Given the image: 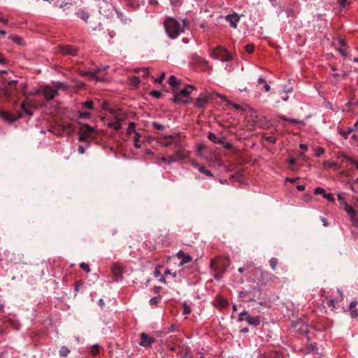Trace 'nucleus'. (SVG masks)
Returning <instances> with one entry per match:
<instances>
[{
	"mask_svg": "<svg viewBox=\"0 0 358 358\" xmlns=\"http://www.w3.org/2000/svg\"><path fill=\"white\" fill-rule=\"evenodd\" d=\"M164 26L168 36L175 39L185 31L187 22L185 20L180 21L172 17H167L164 21Z\"/></svg>",
	"mask_w": 358,
	"mask_h": 358,
	"instance_id": "obj_1",
	"label": "nucleus"
},
{
	"mask_svg": "<svg viewBox=\"0 0 358 358\" xmlns=\"http://www.w3.org/2000/svg\"><path fill=\"white\" fill-rule=\"evenodd\" d=\"M195 90L193 85H187L185 88L180 90L178 92H175L172 99L173 101L176 103L187 104L189 102V94Z\"/></svg>",
	"mask_w": 358,
	"mask_h": 358,
	"instance_id": "obj_2",
	"label": "nucleus"
},
{
	"mask_svg": "<svg viewBox=\"0 0 358 358\" xmlns=\"http://www.w3.org/2000/svg\"><path fill=\"white\" fill-rule=\"evenodd\" d=\"M210 56L213 59H220L221 62H229L233 59V55L222 46L215 47L210 53Z\"/></svg>",
	"mask_w": 358,
	"mask_h": 358,
	"instance_id": "obj_3",
	"label": "nucleus"
},
{
	"mask_svg": "<svg viewBox=\"0 0 358 358\" xmlns=\"http://www.w3.org/2000/svg\"><path fill=\"white\" fill-rule=\"evenodd\" d=\"M161 144L164 147L174 145L176 148H181L184 146V143L181 141L180 135L178 133L165 136Z\"/></svg>",
	"mask_w": 358,
	"mask_h": 358,
	"instance_id": "obj_4",
	"label": "nucleus"
},
{
	"mask_svg": "<svg viewBox=\"0 0 358 358\" xmlns=\"http://www.w3.org/2000/svg\"><path fill=\"white\" fill-rule=\"evenodd\" d=\"M17 84V80H13L8 82L6 84H3L0 90L4 96L11 97L15 94V87Z\"/></svg>",
	"mask_w": 358,
	"mask_h": 358,
	"instance_id": "obj_5",
	"label": "nucleus"
},
{
	"mask_svg": "<svg viewBox=\"0 0 358 358\" xmlns=\"http://www.w3.org/2000/svg\"><path fill=\"white\" fill-rule=\"evenodd\" d=\"M36 94H42L47 101L53 99L58 94L57 89L49 85L44 86L42 90H37Z\"/></svg>",
	"mask_w": 358,
	"mask_h": 358,
	"instance_id": "obj_6",
	"label": "nucleus"
},
{
	"mask_svg": "<svg viewBox=\"0 0 358 358\" xmlns=\"http://www.w3.org/2000/svg\"><path fill=\"white\" fill-rule=\"evenodd\" d=\"M239 322L246 321L250 325L257 327L260 324L259 317H251L246 311L241 312L238 315Z\"/></svg>",
	"mask_w": 358,
	"mask_h": 358,
	"instance_id": "obj_7",
	"label": "nucleus"
},
{
	"mask_svg": "<svg viewBox=\"0 0 358 358\" xmlns=\"http://www.w3.org/2000/svg\"><path fill=\"white\" fill-rule=\"evenodd\" d=\"M177 149L178 150L176 151V152L173 155H170L169 157V159H168L169 164L177 162L180 160H182V159L186 158L187 155L185 152V150L182 149V148H177Z\"/></svg>",
	"mask_w": 358,
	"mask_h": 358,
	"instance_id": "obj_8",
	"label": "nucleus"
},
{
	"mask_svg": "<svg viewBox=\"0 0 358 358\" xmlns=\"http://www.w3.org/2000/svg\"><path fill=\"white\" fill-rule=\"evenodd\" d=\"M210 99V94H200L199 96L196 98L194 103V107L198 108H203L208 103Z\"/></svg>",
	"mask_w": 358,
	"mask_h": 358,
	"instance_id": "obj_9",
	"label": "nucleus"
},
{
	"mask_svg": "<svg viewBox=\"0 0 358 358\" xmlns=\"http://www.w3.org/2000/svg\"><path fill=\"white\" fill-rule=\"evenodd\" d=\"M155 341L156 340L155 338L150 337L146 334L142 333L141 334V341L139 342V345L143 347H148Z\"/></svg>",
	"mask_w": 358,
	"mask_h": 358,
	"instance_id": "obj_10",
	"label": "nucleus"
},
{
	"mask_svg": "<svg viewBox=\"0 0 358 358\" xmlns=\"http://www.w3.org/2000/svg\"><path fill=\"white\" fill-rule=\"evenodd\" d=\"M1 116L4 120L12 123L16 121L17 119L22 117L23 114L17 111V116H15L11 113L3 112L1 113Z\"/></svg>",
	"mask_w": 358,
	"mask_h": 358,
	"instance_id": "obj_11",
	"label": "nucleus"
},
{
	"mask_svg": "<svg viewBox=\"0 0 358 358\" xmlns=\"http://www.w3.org/2000/svg\"><path fill=\"white\" fill-rule=\"evenodd\" d=\"M225 19L230 23L231 27L236 29L237 27V23L240 20V17L236 13H234L226 15Z\"/></svg>",
	"mask_w": 358,
	"mask_h": 358,
	"instance_id": "obj_12",
	"label": "nucleus"
},
{
	"mask_svg": "<svg viewBox=\"0 0 358 358\" xmlns=\"http://www.w3.org/2000/svg\"><path fill=\"white\" fill-rule=\"evenodd\" d=\"M177 256L179 259H181L180 263V266H183L184 264L190 262L192 259L189 255L185 253L182 250L177 253Z\"/></svg>",
	"mask_w": 358,
	"mask_h": 358,
	"instance_id": "obj_13",
	"label": "nucleus"
},
{
	"mask_svg": "<svg viewBox=\"0 0 358 358\" xmlns=\"http://www.w3.org/2000/svg\"><path fill=\"white\" fill-rule=\"evenodd\" d=\"M110 113L113 115L115 122H119L122 124V122L125 119V115L119 110L112 109L110 110Z\"/></svg>",
	"mask_w": 358,
	"mask_h": 358,
	"instance_id": "obj_14",
	"label": "nucleus"
},
{
	"mask_svg": "<svg viewBox=\"0 0 358 358\" xmlns=\"http://www.w3.org/2000/svg\"><path fill=\"white\" fill-rule=\"evenodd\" d=\"M20 111L18 110L20 113H25L27 115L31 116L33 115L31 111V106L29 103H22L20 106Z\"/></svg>",
	"mask_w": 358,
	"mask_h": 358,
	"instance_id": "obj_15",
	"label": "nucleus"
},
{
	"mask_svg": "<svg viewBox=\"0 0 358 358\" xmlns=\"http://www.w3.org/2000/svg\"><path fill=\"white\" fill-rule=\"evenodd\" d=\"M61 52L64 55H76L77 50L71 45H64L60 48Z\"/></svg>",
	"mask_w": 358,
	"mask_h": 358,
	"instance_id": "obj_16",
	"label": "nucleus"
},
{
	"mask_svg": "<svg viewBox=\"0 0 358 358\" xmlns=\"http://www.w3.org/2000/svg\"><path fill=\"white\" fill-rule=\"evenodd\" d=\"M96 71H94V72H87V71H84V72H82L81 73V75L83 76H89V78L92 80H95L96 82L97 81H101V82H103L105 81V79L103 78H101V77H98L96 76Z\"/></svg>",
	"mask_w": 358,
	"mask_h": 358,
	"instance_id": "obj_17",
	"label": "nucleus"
},
{
	"mask_svg": "<svg viewBox=\"0 0 358 358\" xmlns=\"http://www.w3.org/2000/svg\"><path fill=\"white\" fill-rule=\"evenodd\" d=\"M358 124V122L355 123L353 127H349L347 129V130H343L341 129H338L339 134L345 138L347 139L348 137V135L351 134L355 129L357 127V125Z\"/></svg>",
	"mask_w": 358,
	"mask_h": 358,
	"instance_id": "obj_18",
	"label": "nucleus"
},
{
	"mask_svg": "<svg viewBox=\"0 0 358 358\" xmlns=\"http://www.w3.org/2000/svg\"><path fill=\"white\" fill-rule=\"evenodd\" d=\"M94 131L93 127L88 124H84L81 128L80 132L84 135L90 136Z\"/></svg>",
	"mask_w": 358,
	"mask_h": 358,
	"instance_id": "obj_19",
	"label": "nucleus"
},
{
	"mask_svg": "<svg viewBox=\"0 0 358 358\" xmlns=\"http://www.w3.org/2000/svg\"><path fill=\"white\" fill-rule=\"evenodd\" d=\"M195 62L203 67H205L207 69H211V66H209V62L202 57H199V56L196 57Z\"/></svg>",
	"mask_w": 358,
	"mask_h": 358,
	"instance_id": "obj_20",
	"label": "nucleus"
},
{
	"mask_svg": "<svg viewBox=\"0 0 358 358\" xmlns=\"http://www.w3.org/2000/svg\"><path fill=\"white\" fill-rule=\"evenodd\" d=\"M112 272L113 275L118 276L123 272V267L118 264H115L112 266Z\"/></svg>",
	"mask_w": 358,
	"mask_h": 358,
	"instance_id": "obj_21",
	"label": "nucleus"
},
{
	"mask_svg": "<svg viewBox=\"0 0 358 358\" xmlns=\"http://www.w3.org/2000/svg\"><path fill=\"white\" fill-rule=\"evenodd\" d=\"M76 15L79 18L82 19L83 20H84L85 22L87 21V19L89 18V16H90L89 13L83 9H79L78 10V12L76 13Z\"/></svg>",
	"mask_w": 358,
	"mask_h": 358,
	"instance_id": "obj_22",
	"label": "nucleus"
},
{
	"mask_svg": "<svg viewBox=\"0 0 358 358\" xmlns=\"http://www.w3.org/2000/svg\"><path fill=\"white\" fill-rule=\"evenodd\" d=\"M261 358H282V356L277 352H272L262 355Z\"/></svg>",
	"mask_w": 358,
	"mask_h": 358,
	"instance_id": "obj_23",
	"label": "nucleus"
},
{
	"mask_svg": "<svg viewBox=\"0 0 358 358\" xmlns=\"http://www.w3.org/2000/svg\"><path fill=\"white\" fill-rule=\"evenodd\" d=\"M135 72L138 74V76L143 77H148L149 76V70L148 68L143 67L140 69H135Z\"/></svg>",
	"mask_w": 358,
	"mask_h": 358,
	"instance_id": "obj_24",
	"label": "nucleus"
},
{
	"mask_svg": "<svg viewBox=\"0 0 358 358\" xmlns=\"http://www.w3.org/2000/svg\"><path fill=\"white\" fill-rule=\"evenodd\" d=\"M208 139H209L210 141H212V142H213V143H220V144H222V143H223L222 140L220 138H219V137L216 136H215L214 134H213V133H209V134H208Z\"/></svg>",
	"mask_w": 358,
	"mask_h": 358,
	"instance_id": "obj_25",
	"label": "nucleus"
},
{
	"mask_svg": "<svg viewBox=\"0 0 358 358\" xmlns=\"http://www.w3.org/2000/svg\"><path fill=\"white\" fill-rule=\"evenodd\" d=\"M169 84L173 87H178L179 85V80L174 76H171L169 78Z\"/></svg>",
	"mask_w": 358,
	"mask_h": 358,
	"instance_id": "obj_26",
	"label": "nucleus"
},
{
	"mask_svg": "<svg viewBox=\"0 0 358 358\" xmlns=\"http://www.w3.org/2000/svg\"><path fill=\"white\" fill-rule=\"evenodd\" d=\"M357 212L356 211L353 214H351L348 216L350 219V221H351L352 225L355 227L358 228V217H357Z\"/></svg>",
	"mask_w": 358,
	"mask_h": 358,
	"instance_id": "obj_27",
	"label": "nucleus"
},
{
	"mask_svg": "<svg viewBox=\"0 0 358 358\" xmlns=\"http://www.w3.org/2000/svg\"><path fill=\"white\" fill-rule=\"evenodd\" d=\"M107 125L116 131H118L122 127V124L115 121H110L107 123Z\"/></svg>",
	"mask_w": 358,
	"mask_h": 358,
	"instance_id": "obj_28",
	"label": "nucleus"
},
{
	"mask_svg": "<svg viewBox=\"0 0 358 358\" xmlns=\"http://www.w3.org/2000/svg\"><path fill=\"white\" fill-rule=\"evenodd\" d=\"M70 350L66 346H62L59 350V355L63 357H66L69 354Z\"/></svg>",
	"mask_w": 358,
	"mask_h": 358,
	"instance_id": "obj_29",
	"label": "nucleus"
},
{
	"mask_svg": "<svg viewBox=\"0 0 358 358\" xmlns=\"http://www.w3.org/2000/svg\"><path fill=\"white\" fill-rule=\"evenodd\" d=\"M343 206L344 210L348 213V215L353 214L355 212H356L351 206L346 203Z\"/></svg>",
	"mask_w": 358,
	"mask_h": 358,
	"instance_id": "obj_30",
	"label": "nucleus"
},
{
	"mask_svg": "<svg viewBox=\"0 0 358 358\" xmlns=\"http://www.w3.org/2000/svg\"><path fill=\"white\" fill-rule=\"evenodd\" d=\"M141 137V136L140 134L136 133L134 141V146L137 148H141V144L139 143Z\"/></svg>",
	"mask_w": 358,
	"mask_h": 358,
	"instance_id": "obj_31",
	"label": "nucleus"
},
{
	"mask_svg": "<svg viewBox=\"0 0 358 358\" xmlns=\"http://www.w3.org/2000/svg\"><path fill=\"white\" fill-rule=\"evenodd\" d=\"M278 263V262L276 258L272 257L270 259L269 264H270V266L272 268V270H275L276 268Z\"/></svg>",
	"mask_w": 358,
	"mask_h": 358,
	"instance_id": "obj_32",
	"label": "nucleus"
},
{
	"mask_svg": "<svg viewBox=\"0 0 358 358\" xmlns=\"http://www.w3.org/2000/svg\"><path fill=\"white\" fill-rule=\"evenodd\" d=\"M55 89H57V93L58 94V90L60 89H66V86L61 82H57L53 87Z\"/></svg>",
	"mask_w": 358,
	"mask_h": 358,
	"instance_id": "obj_33",
	"label": "nucleus"
},
{
	"mask_svg": "<svg viewBox=\"0 0 358 358\" xmlns=\"http://www.w3.org/2000/svg\"><path fill=\"white\" fill-rule=\"evenodd\" d=\"M343 194H344L343 193H338L337 194V196H338V200L339 201V203L342 205V206H344L345 204L347 203L345 198L343 197Z\"/></svg>",
	"mask_w": 358,
	"mask_h": 358,
	"instance_id": "obj_34",
	"label": "nucleus"
},
{
	"mask_svg": "<svg viewBox=\"0 0 358 358\" xmlns=\"http://www.w3.org/2000/svg\"><path fill=\"white\" fill-rule=\"evenodd\" d=\"M83 108H86L90 110H92L94 108L93 102L92 101H87L83 103Z\"/></svg>",
	"mask_w": 358,
	"mask_h": 358,
	"instance_id": "obj_35",
	"label": "nucleus"
},
{
	"mask_svg": "<svg viewBox=\"0 0 358 358\" xmlns=\"http://www.w3.org/2000/svg\"><path fill=\"white\" fill-rule=\"evenodd\" d=\"M131 83L134 86H137L138 83H140V80L138 77L136 76H133L131 78Z\"/></svg>",
	"mask_w": 358,
	"mask_h": 358,
	"instance_id": "obj_36",
	"label": "nucleus"
},
{
	"mask_svg": "<svg viewBox=\"0 0 358 358\" xmlns=\"http://www.w3.org/2000/svg\"><path fill=\"white\" fill-rule=\"evenodd\" d=\"M315 156L320 157L324 153V149L321 147H318L315 149Z\"/></svg>",
	"mask_w": 358,
	"mask_h": 358,
	"instance_id": "obj_37",
	"label": "nucleus"
},
{
	"mask_svg": "<svg viewBox=\"0 0 358 358\" xmlns=\"http://www.w3.org/2000/svg\"><path fill=\"white\" fill-rule=\"evenodd\" d=\"M10 38L17 44H21L22 38L18 36H10Z\"/></svg>",
	"mask_w": 358,
	"mask_h": 358,
	"instance_id": "obj_38",
	"label": "nucleus"
},
{
	"mask_svg": "<svg viewBox=\"0 0 358 358\" xmlns=\"http://www.w3.org/2000/svg\"><path fill=\"white\" fill-rule=\"evenodd\" d=\"M80 267L84 270L85 271H86L87 273H90V266L87 264L85 263V262H83L80 264Z\"/></svg>",
	"mask_w": 358,
	"mask_h": 358,
	"instance_id": "obj_39",
	"label": "nucleus"
},
{
	"mask_svg": "<svg viewBox=\"0 0 358 358\" xmlns=\"http://www.w3.org/2000/svg\"><path fill=\"white\" fill-rule=\"evenodd\" d=\"M280 117L283 120H286V121H288L291 123H299L301 122V121L298 120H296V119H291V118H286L284 116H280Z\"/></svg>",
	"mask_w": 358,
	"mask_h": 358,
	"instance_id": "obj_40",
	"label": "nucleus"
},
{
	"mask_svg": "<svg viewBox=\"0 0 358 358\" xmlns=\"http://www.w3.org/2000/svg\"><path fill=\"white\" fill-rule=\"evenodd\" d=\"M218 303L222 308H225L228 306V301L224 299H219Z\"/></svg>",
	"mask_w": 358,
	"mask_h": 358,
	"instance_id": "obj_41",
	"label": "nucleus"
},
{
	"mask_svg": "<svg viewBox=\"0 0 358 358\" xmlns=\"http://www.w3.org/2000/svg\"><path fill=\"white\" fill-rule=\"evenodd\" d=\"M150 94L155 98H159L162 96V92L157 90H153L150 92Z\"/></svg>",
	"mask_w": 358,
	"mask_h": 358,
	"instance_id": "obj_42",
	"label": "nucleus"
},
{
	"mask_svg": "<svg viewBox=\"0 0 358 358\" xmlns=\"http://www.w3.org/2000/svg\"><path fill=\"white\" fill-rule=\"evenodd\" d=\"M345 158L346 159V160L352 164H353L354 165H355L356 166H358V161L356 160V159H352V157H348L347 155H345Z\"/></svg>",
	"mask_w": 358,
	"mask_h": 358,
	"instance_id": "obj_43",
	"label": "nucleus"
},
{
	"mask_svg": "<svg viewBox=\"0 0 358 358\" xmlns=\"http://www.w3.org/2000/svg\"><path fill=\"white\" fill-rule=\"evenodd\" d=\"M191 313L190 308L187 305L186 303H183V314L188 315Z\"/></svg>",
	"mask_w": 358,
	"mask_h": 358,
	"instance_id": "obj_44",
	"label": "nucleus"
},
{
	"mask_svg": "<svg viewBox=\"0 0 358 358\" xmlns=\"http://www.w3.org/2000/svg\"><path fill=\"white\" fill-rule=\"evenodd\" d=\"M99 345L96 344V345H94L92 348H91V353L92 355H96L99 352Z\"/></svg>",
	"mask_w": 358,
	"mask_h": 358,
	"instance_id": "obj_45",
	"label": "nucleus"
},
{
	"mask_svg": "<svg viewBox=\"0 0 358 358\" xmlns=\"http://www.w3.org/2000/svg\"><path fill=\"white\" fill-rule=\"evenodd\" d=\"M152 126L154 127V128L158 130H163L164 129V127L162 124L156 122H152Z\"/></svg>",
	"mask_w": 358,
	"mask_h": 358,
	"instance_id": "obj_46",
	"label": "nucleus"
},
{
	"mask_svg": "<svg viewBox=\"0 0 358 358\" xmlns=\"http://www.w3.org/2000/svg\"><path fill=\"white\" fill-rule=\"evenodd\" d=\"M135 131V124L134 122H130L129 127L127 128V132L131 133Z\"/></svg>",
	"mask_w": 358,
	"mask_h": 358,
	"instance_id": "obj_47",
	"label": "nucleus"
},
{
	"mask_svg": "<svg viewBox=\"0 0 358 358\" xmlns=\"http://www.w3.org/2000/svg\"><path fill=\"white\" fill-rule=\"evenodd\" d=\"M315 194H322L323 196H324V194H326V192H325V190L323 188L317 187L315 189Z\"/></svg>",
	"mask_w": 358,
	"mask_h": 358,
	"instance_id": "obj_48",
	"label": "nucleus"
},
{
	"mask_svg": "<svg viewBox=\"0 0 358 358\" xmlns=\"http://www.w3.org/2000/svg\"><path fill=\"white\" fill-rule=\"evenodd\" d=\"M245 50L248 53H252L254 51V45L252 44H248L245 45Z\"/></svg>",
	"mask_w": 358,
	"mask_h": 358,
	"instance_id": "obj_49",
	"label": "nucleus"
},
{
	"mask_svg": "<svg viewBox=\"0 0 358 358\" xmlns=\"http://www.w3.org/2000/svg\"><path fill=\"white\" fill-rule=\"evenodd\" d=\"M265 139L266 141L271 143H275L276 141V138L273 136H266V137H265Z\"/></svg>",
	"mask_w": 358,
	"mask_h": 358,
	"instance_id": "obj_50",
	"label": "nucleus"
},
{
	"mask_svg": "<svg viewBox=\"0 0 358 358\" xmlns=\"http://www.w3.org/2000/svg\"><path fill=\"white\" fill-rule=\"evenodd\" d=\"M159 302V297L155 296L150 299V303L153 306L157 304Z\"/></svg>",
	"mask_w": 358,
	"mask_h": 358,
	"instance_id": "obj_51",
	"label": "nucleus"
},
{
	"mask_svg": "<svg viewBox=\"0 0 358 358\" xmlns=\"http://www.w3.org/2000/svg\"><path fill=\"white\" fill-rule=\"evenodd\" d=\"M348 0H339L338 4L341 8H345L348 4Z\"/></svg>",
	"mask_w": 358,
	"mask_h": 358,
	"instance_id": "obj_52",
	"label": "nucleus"
},
{
	"mask_svg": "<svg viewBox=\"0 0 358 358\" xmlns=\"http://www.w3.org/2000/svg\"><path fill=\"white\" fill-rule=\"evenodd\" d=\"M191 164L192 165V166H194L195 169H197L198 170L202 166L194 159L191 160Z\"/></svg>",
	"mask_w": 358,
	"mask_h": 358,
	"instance_id": "obj_53",
	"label": "nucleus"
},
{
	"mask_svg": "<svg viewBox=\"0 0 358 358\" xmlns=\"http://www.w3.org/2000/svg\"><path fill=\"white\" fill-rule=\"evenodd\" d=\"M350 315H351V317L352 318H355L358 316V310L357 309H352V310H350Z\"/></svg>",
	"mask_w": 358,
	"mask_h": 358,
	"instance_id": "obj_54",
	"label": "nucleus"
},
{
	"mask_svg": "<svg viewBox=\"0 0 358 358\" xmlns=\"http://www.w3.org/2000/svg\"><path fill=\"white\" fill-rule=\"evenodd\" d=\"M226 104H227V105H229H229H230V106H234V108L235 109H236V110H239V109H241V106H240V105H238V104H236V103H232L231 101H227Z\"/></svg>",
	"mask_w": 358,
	"mask_h": 358,
	"instance_id": "obj_55",
	"label": "nucleus"
},
{
	"mask_svg": "<svg viewBox=\"0 0 358 358\" xmlns=\"http://www.w3.org/2000/svg\"><path fill=\"white\" fill-rule=\"evenodd\" d=\"M324 197L325 199H327V200L330 201H334V199L333 197V195L331 194H330V193L324 194Z\"/></svg>",
	"mask_w": 358,
	"mask_h": 358,
	"instance_id": "obj_56",
	"label": "nucleus"
},
{
	"mask_svg": "<svg viewBox=\"0 0 358 358\" xmlns=\"http://www.w3.org/2000/svg\"><path fill=\"white\" fill-rule=\"evenodd\" d=\"M90 113H82V112L79 113V117L81 118L86 119V118L90 117Z\"/></svg>",
	"mask_w": 358,
	"mask_h": 358,
	"instance_id": "obj_57",
	"label": "nucleus"
},
{
	"mask_svg": "<svg viewBox=\"0 0 358 358\" xmlns=\"http://www.w3.org/2000/svg\"><path fill=\"white\" fill-rule=\"evenodd\" d=\"M164 78H165V73H163L161 74L159 78H157L155 80V83H162V81L164 80Z\"/></svg>",
	"mask_w": 358,
	"mask_h": 358,
	"instance_id": "obj_58",
	"label": "nucleus"
},
{
	"mask_svg": "<svg viewBox=\"0 0 358 358\" xmlns=\"http://www.w3.org/2000/svg\"><path fill=\"white\" fill-rule=\"evenodd\" d=\"M336 165V163H335V162H325L324 164V167L328 168V169L332 168Z\"/></svg>",
	"mask_w": 358,
	"mask_h": 358,
	"instance_id": "obj_59",
	"label": "nucleus"
},
{
	"mask_svg": "<svg viewBox=\"0 0 358 358\" xmlns=\"http://www.w3.org/2000/svg\"><path fill=\"white\" fill-rule=\"evenodd\" d=\"M87 137H88L87 136L84 135L82 133H80V136L78 138V140L80 142H85V141H87Z\"/></svg>",
	"mask_w": 358,
	"mask_h": 358,
	"instance_id": "obj_60",
	"label": "nucleus"
},
{
	"mask_svg": "<svg viewBox=\"0 0 358 358\" xmlns=\"http://www.w3.org/2000/svg\"><path fill=\"white\" fill-rule=\"evenodd\" d=\"M164 275H171L173 276V278H176V272L171 273L169 269H166L165 271Z\"/></svg>",
	"mask_w": 358,
	"mask_h": 358,
	"instance_id": "obj_61",
	"label": "nucleus"
},
{
	"mask_svg": "<svg viewBox=\"0 0 358 358\" xmlns=\"http://www.w3.org/2000/svg\"><path fill=\"white\" fill-rule=\"evenodd\" d=\"M217 261H218V259H212L210 261V266H211V267H214L215 268H217Z\"/></svg>",
	"mask_w": 358,
	"mask_h": 358,
	"instance_id": "obj_62",
	"label": "nucleus"
},
{
	"mask_svg": "<svg viewBox=\"0 0 358 358\" xmlns=\"http://www.w3.org/2000/svg\"><path fill=\"white\" fill-rule=\"evenodd\" d=\"M357 304V303L356 301H352L350 304L349 309L350 310L355 309Z\"/></svg>",
	"mask_w": 358,
	"mask_h": 358,
	"instance_id": "obj_63",
	"label": "nucleus"
},
{
	"mask_svg": "<svg viewBox=\"0 0 358 358\" xmlns=\"http://www.w3.org/2000/svg\"><path fill=\"white\" fill-rule=\"evenodd\" d=\"M78 151L79 154L83 155L85 153V150L83 145H79L78 148Z\"/></svg>",
	"mask_w": 358,
	"mask_h": 358,
	"instance_id": "obj_64",
	"label": "nucleus"
}]
</instances>
